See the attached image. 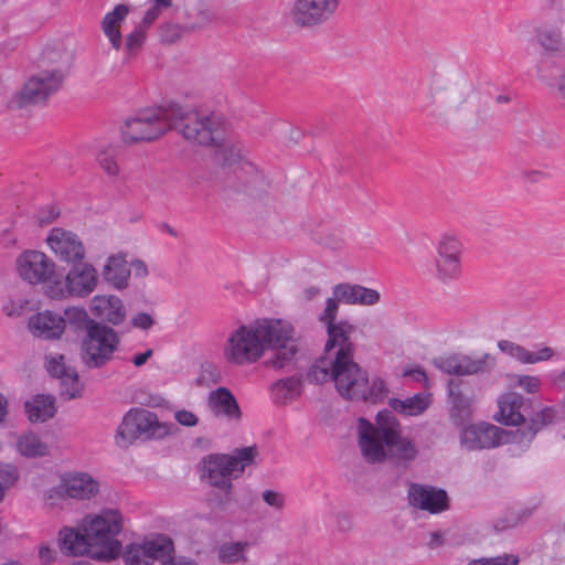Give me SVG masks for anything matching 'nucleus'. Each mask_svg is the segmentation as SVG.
<instances>
[{
  "label": "nucleus",
  "instance_id": "f257e3e1",
  "mask_svg": "<svg viewBox=\"0 0 565 565\" xmlns=\"http://www.w3.org/2000/svg\"><path fill=\"white\" fill-rule=\"evenodd\" d=\"M337 297L328 298L320 321L326 323L328 341L326 351L334 353L333 377L341 396L349 399L379 403L387 395V387L382 379L369 381L366 373L353 361L351 334L355 327L348 321L335 322L339 309Z\"/></svg>",
  "mask_w": 565,
  "mask_h": 565
},
{
  "label": "nucleus",
  "instance_id": "f03ea898",
  "mask_svg": "<svg viewBox=\"0 0 565 565\" xmlns=\"http://www.w3.org/2000/svg\"><path fill=\"white\" fill-rule=\"evenodd\" d=\"M266 349L273 351L265 361L268 367L281 370L296 363L299 345L290 322L263 319L238 327L227 338L224 358L236 365H248L257 362Z\"/></svg>",
  "mask_w": 565,
  "mask_h": 565
},
{
  "label": "nucleus",
  "instance_id": "7ed1b4c3",
  "mask_svg": "<svg viewBox=\"0 0 565 565\" xmlns=\"http://www.w3.org/2000/svg\"><path fill=\"white\" fill-rule=\"evenodd\" d=\"M122 515L117 509H103L88 516L83 533L71 527L60 531V548L67 555H88L99 561L116 558L121 548L117 536L122 530Z\"/></svg>",
  "mask_w": 565,
  "mask_h": 565
},
{
  "label": "nucleus",
  "instance_id": "20e7f679",
  "mask_svg": "<svg viewBox=\"0 0 565 565\" xmlns=\"http://www.w3.org/2000/svg\"><path fill=\"white\" fill-rule=\"evenodd\" d=\"M359 447L369 463H381L388 458L413 460L417 448L402 436L401 425L390 411L377 413L375 424L361 417L358 424Z\"/></svg>",
  "mask_w": 565,
  "mask_h": 565
},
{
  "label": "nucleus",
  "instance_id": "39448f33",
  "mask_svg": "<svg viewBox=\"0 0 565 565\" xmlns=\"http://www.w3.org/2000/svg\"><path fill=\"white\" fill-rule=\"evenodd\" d=\"M168 115L171 129H177L192 143L220 147L225 141V121L220 114L170 103Z\"/></svg>",
  "mask_w": 565,
  "mask_h": 565
},
{
  "label": "nucleus",
  "instance_id": "423d86ee",
  "mask_svg": "<svg viewBox=\"0 0 565 565\" xmlns=\"http://www.w3.org/2000/svg\"><path fill=\"white\" fill-rule=\"evenodd\" d=\"M256 446L237 448L232 455L211 454L201 460V479L211 487L228 492L232 480L239 478L245 469L255 463Z\"/></svg>",
  "mask_w": 565,
  "mask_h": 565
},
{
  "label": "nucleus",
  "instance_id": "0eeeda50",
  "mask_svg": "<svg viewBox=\"0 0 565 565\" xmlns=\"http://www.w3.org/2000/svg\"><path fill=\"white\" fill-rule=\"evenodd\" d=\"M173 424L162 423L158 416L145 408H132L117 428L115 440L120 448H127L137 439H162L170 435Z\"/></svg>",
  "mask_w": 565,
  "mask_h": 565
},
{
  "label": "nucleus",
  "instance_id": "6e6552de",
  "mask_svg": "<svg viewBox=\"0 0 565 565\" xmlns=\"http://www.w3.org/2000/svg\"><path fill=\"white\" fill-rule=\"evenodd\" d=\"M64 73H31L7 102L10 110L45 106L63 86Z\"/></svg>",
  "mask_w": 565,
  "mask_h": 565
},
{
  "label": "nucleus",
  "instance_id": "1a4fd4ad",
  "mask_svg": "<svg viewBox=\"0 0 565 565\" xmlns=\"http://www.w3.org/2000/svg\"><path fill=\"white\" fill-rule=\"evenodd\" d=\"M120 343L117 331L102 322L93 323L81 342V360L88 369L108 364Z\"/></svg>",
  "mask_w": 565,
  "mask_h": 565
},
{
  "label": "nucleus",
  "instance_id": "9d476101",
  "mask_svg": "<svg viewBox=\"0 0 565 565\" xmlns=\"http://www.w3.org/2000/svg\"><path fill=\"white\" fill-rule=\"evenodd\" d=\"M168 105L139 111L128 118L121 128L122 139L126 143L152 141L160 138L171 129Z\"/></svg>",
  "mask_w": 565,
  "mask_h": 565
},
{
  "label": "nucleus",
  "instance_id": "9b49d317",
  "mask_svg": "<svg viewBox=\"0 0 565 565\" xmlns=\"http://www.w3.org/2000/svg\"><path fill=\"white\" fill-rule=\"evenodd\" d=\"M99 281L96 268L85 262L73 264L67 271L64 281H54L47 290V295L53 299L86 298L97 287Z\"/></svg>",
  "mask_w": 565,
  "mask_h": 565
},
{
  "label": "nucleus",
  "instance_id": "f8f14e48",
  "mask_svg": "<svg viewBox=\"0 0 565 565\" xmlns=\"http://www.w3.org/2000/svg\"><path fill=\"white\" fill-rule=\"evenodd\" d=\"M519 434L489 423H478L465 427L460 434V443L468 450L495 448L505 444L516 445Z\"/></svg>",
  "mask_w": 565,
  "mask_h": 565
},
{
  "label": "nucleus",
  "instance_id": "ddd939ff",
  "mask_svg": "<svg viewBox=\"0 0 565 565\" xmlns=\"http://www.w3.org/2000/svg\"><path fill=\"white\" fill-rule=\"evenodd\" d=\"M173 551L172 540L167 535H158L142 543L127 545L122 558L126 565H153L156 561L169 556Z\"/></svg>",
  "mask_w": 565,
  "mask_h": 565
},
{
  "label": "nucleus",
  "instance_id": "4468645a",
  "mask_svg": "<svg viewBox=\"0 0 565 565\" xmlns=\"http://www.w3.org/2000/svg\"><path fill=\"white\" fill-rule=\"evenodd\" d=\"M342 0H295L290 10L292 22L301 28L326 23L337 12Z\"/></svg>",
  "mask_w": 565,
  "mask_h": 565
},
{
  "label": "nucleus",
  "instance_id": "2eb2a0df",
  "mask_svg": "<svg viewBox=\"0 0 565 565\" xmlns=\"http://www.w3.org/2000/svg\"><path fill=\"white\" fill-rule=\"evenodd\" d=\"M55 263L39 250H24L15 260L19 277L30 285L51 281L55 275Z\"/></svg>",
  "mask_w": 565,
  "mask_h": 565
},
{
  "label": "nucleus",
  "instance_id": "dca6fc26",
  "mask_svg": "<svg viewBox=\"0 0 565 565\" xmlns=\"http://www.w3.org/2000/svg\"><path fill=\"white\" fill-rule=\"evenodd\" d=\"M462 245L454 235L445 234L437 245L436 270L441 281L457 279L460 276V256Z\"/></svg>",
  "mask_w": 565,
  "mask_h": 565
},
{
  "label": "nucleus",
  "instance_id": "f3484780",
  "mask_svg": "<svg viewBox=\"0 0 565 565\" xmlns=\"http://www.w3.org/2000/svg\"><path fill=\"white\" fill-rule=\"evenodd\" d=\"M46 243L60 262L75 264L85 258V246L78 235L72 231L54 227L50 231Z\"/></svg>",
  "mask_w": 565,
  "mask_h": 565
},
{
  "label": "nucleus",
  "instance_id": "a211bd4d",
  "mask_svg": "<svg viewBox=\"0 0 565 565\" xmlns=\"http://www.w3.org/2000/svg\"><path fill=\"white\" fill-rule=\"evenodd\" d=\"M407 499L411 507L430 514H439L450 508V500L446 490L429 484L411 483L407 490Z\"/></svg>",
  "mask_w": 565,
  "mask_h": 565
},
{
  "label": "nucleus",
  "instance_id": "6ab92c4d",
  "mask_svg": "<svg viewBox=\"0 0 565 565\" xmlns=\"http://www.w3.org/2000/svg\"><path fill=\"white\" fill-rule=\"evenodd\" d=\"M231 177L228 184L232 188L257 195L265 192L269 185L264 174L250 161L242 159L230 166Z\"/></svg>",
  "mask_w": 565,
  "mask_h": 565
},
{
  "label": "nucleus",
  "instance_id": "aec40b11",
  "mask_svg": "<svg viewBox=\"0 0 565 565\" xmlns=\"http://www.w3.org/2000/svg\"><path fill=\"white\" fill-rule=\"evenodd\" d=\"M47 372L61 381V395L65 399H73L81 396L82 384L76 370L65 364V358L62 354L46 356Z\"/></svg>",
  "mask_w": 565,
  "mask_h": 565
},
{
  "label": "nucleus",
  "instance_id": "412c9836",
  "mask_svg": "<svg viewBox=\"0 0 565 565\" xmlns=\"http://www.w3.org/2000/svg\"><path fill=\"white\" fill-rule=\"evenodd\" d=\"M28 329L36 338L57 340L64 333L65 321L61 315L44 310L29 318Z\"/></svg>",
  "mask_w": 565,
  "mask_h": 565
},
{
  "label": "nucleus",
  "instance_id": "4be33fe9",
  "mask_svg": "<svg viewBox=\"0 0 565 565\" xmlns=\"http://www.w3.org/2000/svg\"><path fill=\"white\" fill-rule=\"evenodd\" d=\"M332 294L339 301L345 305L373 306L381 298L377 290L350 282L335 285Z\"/></svg>",
  "mask_w": 565,
  "mask_h": 565
},
{
  "label": "nucleus",
  "instance_id": "5701e85b",
  "mask_svg": "<svg viewBox=\"0 0 565 565\" xmlns=\"http://www.w3.org/2000/svg\"><path fill=\"white\" fill-rule=\"evenodd\" d=\"M89 309L95 317L114 326L120 324L126 318V309L121 299L113 295L94 296Z\"/></svg>",
  "mask_w": 565,
  "mask_h": 565
},
{
  "label": "nucleus",
  "instance_id": "b1692460",
  "mask_svg": "<svg viewBox=\"0 0 565 565\" xmlns=\"http://www.w3.org/2000/svg\"><path fill=\"white\" fill-rule=\"evenodd\" d=\"M186 32L201 31L218 20V12L212 0H198L185 9Z\"/></svg>",
  "mask_w": 565,
  "mask_h": 565
},
{
  "label": "nucleus",
  "instance_id": "393cba45",
  "mask_svg": "<svg viewBox=\"0 0 565 565\" xmlns=\"http://www.w3.org/2000/svg\"><path fill=\"white\" fill-rule=\"evenodd\" d=\"M207 404L215 416L238 422L242 417L241 407L234 394L226 387H217L209 393Z\"/></svg>",
  "mask_w": 565,
  "mask_h": 565
},
{
  "label": "nucleus",
  "instance_id": "a878e982",
  "mask_svg": "<svg viewBox=\"0 0 565 565\" xmlns=\"http://www.w3.org/2000/svg\"><path fill=\"white\" fill-rule=\"evenodd\" d=\"M62 487L70 498L87 500L96 495L99 483L86 472H75L65 476Z\"/></svg>",
  "mask_w": 565,
  "mask_h": 565
},
{
  "label": "nucleus",
  "instance_id": "bb28decb",
  "mask_svg": "<svg viewBox=\"0 0 565 565\" xmlns=\"http://www.w3.org/2000/svg\"><path fill=\"white\" fill-rule=\"evenodd\" d=\"M498 348L502 353L509 355L522 364H535L539 362L547 361L554 355V350L550 347H544L539 351L532 352L524 347L509 340L499 341Z\"/></svg>",
  "mask_w": 565,
  "mask_h": 565
},
{
  "label": "nucleus",
  "instance_id": "cd10ccee",
  "mask_svg": "<svg viewBox=\"0 0 565 565\" xmlns=\"http://www.w3.org/2000/svg\"><path fill=\"white\" fill-rule=\"evenodd\" d=\"M524 397L518 393H507L499 399V413L494 416L505 425L518 426L524 423Z\"/></svg>",
  "mask_w": 565,
  "mask_h": 565
},
{
  "label": "nucleus",
  "instance_id": "c85d7f7f",
  "mask_svg": "<svg viewBox=\"0 0 565 565\" xmlns=\"http://www.w3.org/2000/svg\"><path fill=\"white\" fill-rule=\"evenodd\" d=\"M102 275L115 289L122 290L129 285L131 269L124 256L114 255L107 258Z\"/></svg>",
  "mask_w": 565,
  "mask_h": 565
},
{
  "label": "nucleus",
  "instance_id": "c756f323",
  "mask_svg": "<svg viewBox=\"0 0 565 565\" xmlns=\"http://www.w3.org/2000/svg\"><path fill=\"white\" fill-rule=\"evenodd\" d=\"M556 411L553 407H544L537 412L534 417L531 418V423L526 428L519 427L514 429V434L520 435L516 439V446H519L521 450L529 448L535 435L544 426L553 423Z\"/></svg>",
  "mask_w": 565,
  "mask_h": 565
},
{
  "label": "nucleus",
  "instance_id": "7c9ffc66",
  "mask_svg": "<svg viewBox=\"0 0 565 565\" xmlns=\"http://www.w3.org/2000/svg\"><path fill=\"white\" fill-rule=\"evenodd\" d=\"M128 13L129 7L120 3L117 4L113 11L108 12L102 21L103 32L116 50H119L121 46L122 36L120 32V24L125 21Z\"/></svg>",
  "mask_w": 565,
  "mask_h": 565
},
{
  "label": "nucleus",
  "instance_id": "2f4dec72",
  "mask_svg": "<svg viewBox=\"0 0 565 565\" xmlns=\"http://www.w3.org/2000/svg\"><path fill=\"white\" fill-rule=\"evenodd\" d=\"M29 419L33 423H44L52 418L56 412L55 399L50 395H36L25 403Z\"/></svg>",
  "mask_w": 565,
  "mask_h": 565
},
{
  "label": "nucleus",
  "instance_id": "473e14b6",
  "mask_svg": "<svg viewBox=\"0 0 565 565\" xmlns=\"http://www.w3.org/2000/svg\"><path fill=\"white\" fill-rule=\"evenodd\" d=\"M301 392L302 381L297 376L279 380L271 386L273 397L279 404H287L297 399Z\"/></svg>",
  "mask_w": 565,
  "mask_h": 565
},
{
  "label": "nucleus",
  "instance_id": "72a5a7b5",
  "mask_svg": "<svg viewBox=\"0 0 565 565\" xmlns=\"http://www.w3.org/2000/svg\"><path fill=\"white\" fill-rule=\"evenodd\" d=\"M429 404L430 395L425 393H418L405 399H390V406L393 411L407 416H417L424 413L428 408Z\"/></svg>",
  "mask_w": 565,
  "mask_h": 565
},
{
  "label": "nucleus",
  "instance_id": "f704fd0d",
  "mask_svg": "<svg viewBox=\"0 0 565 565\" xmlns=\"http://www.w3.org/2000/svg\"><path fill=\"white\" fill-rule=\"evenodd\" d=\"M249 547L250 543L248 541L225 542L217 548L218 561L223 564L246 563L248 561L247 552Z\"/></svg>",
  "mask_w": 565,
  "mask_h": 565
},
{
  "label": "nucleus",
  "instance_id": "c9c22d12",
  "mask_svg": "<svg viewBox=\"0 0 565 565\" xmlns=\"http://www.w3.org/2000/svg\"><path fill=\"white\" fill-rule=\"evenodd\" d=\"M42 58L50 66H54L51 71H62L73 66L74 53L63 46L46 47L43 51Z\"/></svg>",
  "mask_w": 565,
  "mask_h": 565
},
{
  "label": "nucleus",
  "instance_id": "e433bc0d",
  "mask_svg": "<svg viewBox=\"0 0 565 565\" xmlns=\"http://www.w3.org/2000/svg\"><path fill=\"white\" fill-rule=\"evenodd\" d=\"M466 375H477L490 372L495 364L494 358L489 353L478 356L461 354Z\"/></svg>",
  "mask_w": 565,
  "mask_h": 565
},
{
  "label": "nucleus",
  "instance_id": "4c0bfd02",
  "mask_svg": "<svg viewBox=\"0 0 565 565\" xmlns=\"http://www.w3.org/2000/svg\"><path fill=\"white\" fill-rule=\"evenodd\" d=\"M324 352H327L324 350ZM333 361H334V353L328 354L326 353V356L320 359L318 363L312 365L307 374L308 380L311 383H324L328 380H332L335 383V380L333 377Z\"/></svg>",
  "mask_w": 565,
  "mask_h": 565
},
{
  "label": "nucleus",
  "instance_id": "58836bf2",
  "mask_svg": "<svg viewBox=\"0 0 565 565\" xmlns=\"http://www.w3.org/2000/svg\"><path fill=\"white\" fill-rule=\"evenodd\" d=\"M62 317L65 321V326L70 324L75 330H85V333L88 332L93 323H98L90 319L87 311L82 307H68L64 310Z\"/></svg>",
  "mask_w": 565,
  "mask_h": 565
},
{
  "label": "nucleus",
  "instance_id": "ea45409f",
  "mask_svg": "<svg viewBox=\"0 0 565 565\" xmlns=\"http://www.w3.org/2000/svg\"><path fill=\"white\" fill-rule=\"evenodd\" d=\"M540 45L547 52H557L563 47V35L556 28H540L536 30Z\"/></svg>",
  "mask_w": 565,
  "mask_h": 565
},
{
  "label": "nucleus",
  "instance_id": "a19ab883",
  "mask_svg": "<svg viewBox=\"0 0 565 565\" xmlns=\"http://www.w3.org/2000/svg\"><path fill=\"white\" fill-rule=\"evenodd\" d=\"M18 448L25 457H42L47 454V445L42 443L40 437L34 434L20 437Z\"/></svg>",
  "mask_w": 565,
  "mask_h": 565
},
{
  "label": "nucleus",
  "instance_id": "79ce46f5",
  "mask_svg": "<svg viewBox=\"0 0 565 565\" xmlns=\"http://www.w3.org/2000/svg\"><path fill=\"white\" fill-rule=\"evenodd\" d=\"M436 366L446 374L466 376L461 354L440 358L436 361Z\"/></svg>",
  "mask_w": 565,
  "mask_h": 565
},
{
  "label": "nucleus",
  "instance_id": "37998d69",
  "mask_svg": "<svg viewBox=\"0 0 565 565\" xmlns=\"http://www.w3.org/2000/svg\"><path fill=\"white\" fill-rule=\"evenodd\" d=\"M148 29L149 28L139 23V25L136 26V29L126 36L125 51L127 55L132 56L142 47L146 41Z\"/></svg>",
  "mask_w": 565,
  "mask_h": 565
},
{
  "label": "nucleus",
  "instance_id": "c03bdc74",
  "mask_svg": "<svg viewBox=\"0 0 565 565\" xmlns=\"http://www.w3.org/2000/svg\"><path fill=\"white\" fill-rule=\"evenodd\" d=\"M186 32L184 28V23L182 25L167 22L160 25L159 28V40L164 44H172L179 41L182 34Z\"/></svg>",
  "mask_w": 565,
  "mask_h": 565
},
{
  "label": "nucleus",
  "instance_id": "a18cd8bd",
  "mask_svg": "<svg viewBox=\"0 0 565 565\" xmlns=\"http://www.w3.org/2000/svg\"><path fill=\"white\" fill-rule=\"evenodd\" d=\"M459 381L450 380L448 382L449 396L451 399L452 408L459 413H466L470 407V399L459 392Z\"/></svg>",
  "mask_w": 565,
  "mask_h": 565
},
{
  "label": "nucleus",
  "instance_id": "49530a36",
  "mask_svg": "<svg viewBox=\"0 0 565 565\" xmlns=\"http://www.w3.org/2000/svg\"><path fill=\"white\" fill-rule=\"evenodd\" d=\"M520 558L514 554H503L495 557H481L470 561L467 565H519Z\"/></svg>",
  "mask_w": 565,
  "mask_h": 565
},
{
  "label": "nucleus",
  "instance_id": "de8ad7c7",
  "mask_svg": "<svg viewBox=\"0 0 565 565\" xmlns=\"http://www.w3.org/2000/svg\"><path fill=\"white\" fill-rule=\"evenodd\" d=\"M319 243L333 252L342 250L345 247V241L339 231H330L321 234Z\"/></svg>",
  "mask_w": 565,
  "mask_h": 565
},
{
  "label": "nucleus",
  "instance_id": "09e8293b",
  "mask_svg": "<svg viewBox=\"0 0 565 565\" xmlns=\"http://www.w3.org/2000/svg\"><path fill=\"white\" fill-rule=\"evenodd\" d=\"M541 81L548 85L561 98L565 99V73H546Z\"/></svg>",
  "mask_w": 565,
  "mask_h": 565
},
{
  "label": "nucleus",
  "instance_id": "8fccbe9b",
  "mask_svg": "<svg viewBox=\"0 0 565 565\" xmlns=\"http://www.w3.org/2000/svg\"><path fill=\"white\" fill-rule=\"evenodd\" d=\"M29 303V300L22 297L11 298L3 305L2 310L8 317H20L26 311Z\"/></svg>",
  "mask_w": 565,
  "mask_h": 565
},
{
  "label": "nucleus",
  "instance_id": "3c124183",
  "mask_svg": "<svg viewBox=\"0 0 565 565\" xmlns=\"http://www.w3.org/2000/svg\"><path fill=\"white\" fill-rule=\"evenodd\" d=\"M99 167L109 175H117L119 167L115 160L114 150L100 151L97 154Z\"/></svg>",
  "mask_w": 565,
  "mask_h": 565
},
{
  "label": "nucleus",
  "instance_id": "603ef678",
  "mask_svg": "<svg viewBox=\"0 0 565 565\" xmlns=\"http://www.w3.org/2000/svg\"><path fill=\"white\" fill-rule=\"evenodd\" d=\"M515 385L523 388L526 393H536L541 387V380L537 376L520 375L516 377Z\"/></svg>",
  "mask_w": 565,
  "mask_h": 565
},
{
  "label": "nucleus",
  "instance_id": "864d4df0",
  "mask_svg": "<svg viewBox=\"0 0 565 565\" xmlns=\"http://www.w3.org/2000/svg\"><path fill=\"white\" fill-rule=\"evenodd\" d=\"M263 500L275 509H282L285 505V497L274 490H265L262 494Z\"/></svg>",
  "mask_w": 565,
  "mask_h": 565
},
{
  "label": "nucleus",
  "instance_id": "5fc2aeb1",
  "mask_svg": "<svg viewBox=\"0 0 565 565\" xmlns=\"http://www.w3.org/2000/svg\"><path fill=\"white\" fill-rule=\"evenodd\" d=\"M132 327L141 330H149L153 324V318L146 312H139L131 319Z\"/></svg>",
  "mask_w": 565,
  "mask_h": 565
},
{
  "label": "nucleus",
  "instance_id": "6e6d98bb",
  "mask_svg": "<svg viewBox=\"0 0 565 565\" xmlns=\"http://www.w3.org/2000/svg\"><path fill=\"white\" fill-rule=\"evenodd\" d=\"M175 419L179 424L186 426V427L195 426L199 420L195 414H193L190 411H185V409L177 412Z\"/></svg>",
  "mask_w": 565,
  "mask_h": 565
},
{
  "label": "nucleus",
  "instance_id": "4d7b16f0",
  "mask_svg": "<svg viewBox=\"0 0 565 565\" xmlns=\"http://www.w3.org/2000/svg\"><path fill=\"white\" fill-rule=\"evenodd\" d=\"M150 8L146 11L145 13V17L142 18L141 20V24H143V26H147L149 28L158 18L159 15L161 14V12L163 11L162 9H160L159 7H156L154 4L150 3Z\"/></svg>",
  "mask_w": 565,
  "mask_h": 565
},
{
  "label": "nucleus",
  "instance_id": "13d9d810",
  "mask_svg": "<svg viewBox=\"0 0 565 565\" xmlns=\"http://www.w3.org/2000/svg\"><path fill=\"white\" fill-rule=\"evenodd\" d=\"M159 561L161 565H198L194 559L184 556H171V554Z\"/></svg>",
  "mask_w": 565,
  "mask_h": 565
},
{
  "label": "nucleus",
  "instance_id": "bf43d9fd",
  "mask_svg": "<svg viewBox=\"0 0 565 565\" xmlns=\"http://www.w3.org/2000/svg\"><path fill=\"white\" fill-rule=\"evenodd\" d=\"M55 555H56V552L53 548H51L50 546H47V545L40 546L39 557L43 563L49 564V563L53 562L55 558Z\"/></svg>",
  "mask_w": 565,
  "mask_h": 565
},
{
  "label": "nucleus",
  "instance_id": "052dcab7",
  "mask_svg": "<svg viewBox=\"0 0 565 565\" xmlns=\"http://www.w3.org/2000/svg\"><path fill=\"white\" fill-rule=\"evenodd\" d=\"M129 268L134 270L135 275L138 277H146L148 275L147 265L140 259L131 262Z\"/></svg>",
  "mask_w": 565,
  "mask_h": 565
},
{
  "label": "nucleus",
  "instance_id": "680f3d73",
  "mask_svg": "<svg viewBox=\"0 0 565 565\" xmlns=\"http://www.w3.org/2000/svg\"><path fill=\"white\" fill-rule=\"evenodd\" d=\"M153 351L151 349H148L147 351L136 354L131 362L135 366L140 367L147 363V361L152 356Z\"/></svg>",
  "mask_w": 565,
  "mask_h": 565
},
{
  "label": "nucleus",
  "instance_id": "e2e57ef3",
  "mask_svg": "<svg viewBox=\"0 0 565 565\" xmlns=\"http://www.w3.org/2000/svg\"><path fill=\"white\" fill-rule=\"evenodd\" d=\"M404 376H412L417 382H425L427 380L425 371L419 367L404 371Z\"/></svg>",
  "mask_w": 565,
  "mask_h": 565
},
{
  "label": "nucleus",
  "instance_id": "0e129e2a",
  "mask_svg": "<svg viewBox=\"0 0 565 565\" xmlns=\"http://www.w3.org/2000/svg\"><path fill=\"white\" fill-rule=\"evenodd\" d=\"M303 294L307 300H312L320 294V288L316 286H310L305 289Z\"/></svg>",
  "mask_w": 565,
  "mask_h": 565
},
{
  "label": "nucleus",
  "instance_id": "69168bd1",
  "mask_svg": "<svg viewBox=\"0 0 565 565\" xmlns=\"http://www.w3.org/2000/svg\"><path fill=\"white\" fill-rule=\"evenodd\" d=\"M8 401L7 398L0 394V423H2L8 414Z\"/></svg>",
  "mask_w": 565,
  "mask_h": 565
},
{
  "label": "nucleus",
  "instance_id": "338daca9",
  "mask_svg": "<svg viewBox=\"0 0 565 565\" xmlns=\"http://www.w3.org/2000/svg\"><path fill=\"white\" fill-rule=\"evenodd\" d=\"M553 382L565 390V369L553 377Z\"/></svg>",
  "mask_w": 565,
  "mask_h": 565
},
{
  "label": "nucleus",
  "instance_id": "774afa93",
  "mask_svg": "<svg viewBox=\"0 0 565 565\" xmlns=\"http://www.w3.org/2000/svg\"><path fill=\"white\" fill-rule=\"evenodd\" d=\"M149 3H152L156 7H159L160 9L164 10L172 6V0H149Z\"/></svg>",
  "mask_w": 565,
  "mask_h": 565
}]
</instances>
